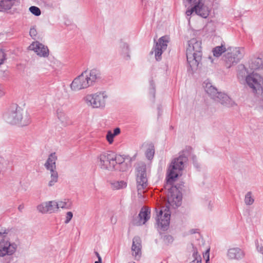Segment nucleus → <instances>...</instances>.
<instances>
[{
  "label": "nucleus",
  "mask_w": 263,
  "mask_h": 263,
  "mask_svg": "<svg viewBox=\"0 0 263 263\" xmlns=\"http://www.w3.org/2000/svg\"><path fill=\"white\" fill-rule=\"evenodd\" d=\"M168 43V37L166 36H163L160 37L156 43L154 50L157 61H159L161 59L162 53L166 49Z\"/></svg>",
  "instance_id": "nucleus-12"
},
{
  "label": "nucleus",
  "mask_w": 263,
  "mask_h": 263,
  "mask_svg": "<svg viewBox=\"0 0 263 263\" xmlns=\"http://www.w3.org/2000/svg\"><path fill=\"white\" fill-rule=\"evenodd\" d=\"M151 85H152V86H153V84H151ZM152 87H153V86H152ZM150 93H152V96H153V98H155V90L154 87H153V88H152V89L151 90Z\"/></svg>",
  "instance_id": "nucleus-43"
},
{
  "label": "nucleus",
  "mask_w": 263,
  "mask_h": 263,
  "mask_svg": "<svg viewBox=\"0 0 263 263\" xmlns=\"http://www.w3.org/2000/svg\"><path fill=\"white\" fill-rule=\"evenodd\" d=\"M97 256L98 257V261L100 262V263H101L102 262V259H101V256H100L99 254L97 252H95Z\"/></svg>",
  "instance_id": "nucleus-44"
},
{
  "label": "nucleus",
  "mask_w": 263,
  "mask_h": 263,
  "mask_svg": "<svg viewBox=\"0 0 263 263\" xmlns=\"http://www.w3.org/2000/svg\"><path fill=\"white\" fill-rule=\"evenodd\" d=\"M209 252L210 249H208L204 253H203V256L204 258H206L205 262L206 263H208L210 259H209Z\"/></svg>",
  "instance_id": "nucleus-40"
},
{
  "label": "nucleus",
  "mask_w": 263,
  "mask_h": 263,
  "mask_svg": "<svg viewBox=\"0 0 263 263\" xmlns=\"http://www.w3.org/2000/svg\"><path fill=\"white\" fill-rule=\"evenodd\" d=\"M215 101L220 103L222 105L230 107L236 105V103L227 95L219 92L215 98Z\"/></svg>",
  "instance_id": "nucleus-17"
},
{
  "label": "nucleus",
  "mask_w": 263,
  "mask_h": 263,
  "mask_svg": "<svg viewBox=\"0 0 263 263\" xmlns=\"http://www.w3.org/2000/svg\"><path fill=\"white\" fill-rule=\"evenodd\" d=\"M73 217V214L71 212H68L66 213V219L65 220V223H68L69 222V221L71 220Z\"/></svg>",
  "instance_id": "nucleus-38"
},
{
  "label": "nucleus",
  "mask_w": 263,
  "mask_h": 263,
  "mask_svg": "<svg viewBox=\"0 0 263 263\" xmlns=\"http://www.w3.org/2000/svg\"><path fill=\"white\" fill-rule=\"evenodd\" d=\"M101 78V72L99 70L94 68L90 70H85L74 79L70 87L72 91H79L93 85Z\"/></svg>",
  "instance_id": "nucleus-2"
},
{
  "label": "nucleus",
  "mask_w": 263,
  "mask_h": 263,
  "mask_svg": "<svg viewBox=\"0 0 263 263\" xmlns=\"http://www.w3.org/2000/svg\"><path fill=\"white\" fill-rule=\"evenodd\" d=\"M5 118L7 122L11 124H19L22 126H26L30 122L28 116L26 114L23 117V110L16 105L11 107L6 114Z\"/></svg>",
  "instance_id": "nucleus-4"
},
{
  "label": "nucleus",
  "mask_w": 263,
  "mask_h": 263,
  "mask_svg": "<svg viewBox=\"0 0 263 263\" xmlns=\"http://www.w3.org/2000/svg\"><path fill=\"white\" fill-rule=\"evenodd\" d=\"M129 263H135L134 261H132V262H130Z\"/></svg>",
  "instance_id": "nucleus-50"
},
{
  "label": "nucleus",
  "mask_w": 263,
  "mask_h": 263,
  "mask_svg": "<svg viewBox=\"0 0 263 263\" xmlns=\"http://www.w3.org/2000/svg\"><path fill=\"white\" fill-rule=\"evenodd\" d=\"M56 114L57 117L62 126L66 127L72 124L71 120L62 108H58L56 111Z\"/></svg>",
  "instance_id": "nucleus-18"
},
{
  "label": "nucleus",
  "mask_w": 263,
  "mask_h": 263,
  "mask_svg": "<svg viewBox=\"0 0 263 263\" xmlns=\"http://www.w3.org/2000/svg\"><path fill=\"white\" fill-rule=\"evenodd\" d=\"M95 263H100L99 261H95Z\"/></svg>",
  "instance_id": "nucleus-51"
},
{
  "label": "nucleus",
  "mask_w": 263,
  "mask_h": 263,
  "mask_svg": "<svg viewBox=\"0 0 263 263\" xmlns=\"http://www.w3.org/2000/svg\"><path fill=\"white\" fill-rule=\"evenodd\" d=\"M198 232L197 229H192L190 230V233L191 234H195L196 233Z\"/></svg>",
  "instance_id": "nucleus-46"
},
{
  "label": "nucleus",
  "mask_w": 263,
  "mask_h": 263,
  "mask_svg": "<svg viewBox=\"0 0 263 263\" xmlns=\"http://www.w3.org/2000/svg\"><path fill=\"white\" fill-rule=\"evenodd\" d=\"M24 206L23 204H21L18 206V210L20 211V212H22L23 210L24 209Z\"/></svg>",
  "instance_id": "nucleus-45"
},
{
  "label": "nucleus",
  "mask_w": 263,
  "mask_h": 263,
  "mask_svg": "<svg viewBox=\"0 0 263 263\" xmlns=\"http://www.w3.org/2000/svg\"><path fill=\"white\" fill-rule=\"evenodd\" d=\"M194 12H195V9H194V7L192 8L191 9L187 10L186 11V14L187 16L191 15Z\"/></svg>",
  "instance_id": "nucleus-41"
},
{
  "label": "nucleus",
  "mask_w": 263,
  "mask_h": 263,
  "mask_svg": "<svg viewBox=\"0 0 263 263\" xmlns=\"http://www.w3.org/2000/svg\"><path fill=\"white\" fill-rule=\"evenodd\" d=\"M29 34L33 39L35 40L36 39L37 31L34 27H32L30 28Z\"/></svg>",
  "instance_id": "nucleus-37"
},
{
  "label": "nucleus",
  "mask_w": 263,
  "mask_h": 263,
  "mask_svg": "<svg viewBox=\"0 0 263 263\" xmlns=\"http://www.w3.org/2000/svg\"><path fill=\"white\" fill-rule=\"evenodd\" d=\"M28 49L33 51L40 57L47 58L49 54L47 46L38 41L33 42L28 47Z\"/></svg>",
  "instance_id": "nucleus-11"
},
{
  "label": "nucleus",
  "mask_w": 263,
  "mask_h": 263,
  "mask_svg": "<svg viewBox=\"0 0 263 263\" xmlns=\"http://www.w3.org/2000/svg\"><path fill=\"white\" fill-rule=\"evenodd\" d=\"M163 240L165 244L169 245L173 242L174 239L172 236L170 235H166L163 236Z\"/></svg>",
  "instance_id": "nucleus-34"
},
{
  "label": "nucleus",
  "mask_w": 263,
  "mask_h": 263,
  "mask_svg": "<svg viewBox=\"0 0 263 263\" xmlns=\"http://www.w3.org/2000/svg\"><path fill=\"white\" fill-rule=\"evenodd\" d=\"M250 67L253 70L263 68V60L259 58L254 59L250 64Z\"/></svg>",
  "instance_id": "nucleus-25"
},
{
  "label": "nucleus",
  "mask_w": 263,
  "mask_h": 263,
  "mask_svg": "<svg viewBox=\"0 0 263 263\" xmlns=\"http://www.w3.org/2000/svg\"><path fill=\"white\" fill-rule=\"evenodd\" d=\"M155 153V149L153 146H149L145 152V155L146 158L148 160H151L153 158Z\"/></svg>",
  "instance_id": "nucleus-31"
},
{
  "label": "nucleus",
  "mask_w": 263,
  "mask_h": 263,
  "mask_svg": "<svg viewBox=\"0 0 263 263\" xmlns=\"http://www.w3.org/2000/svg\"><path fill=\"white\" fill-rule=\"evenodd\" d=\"M17 249V245L14 242L11 243L8 240L5 239L0 241V256L11 255Z\"/></svg>",
  "instance_id": "nucleus-10"
},
{
  "label": "nucleus",
  "mask_w": 263,
  "mask_h": 263,
  "mask_svg": "<svg viewBox=\"0 0 263 263\" xmlns=\"http://www.w3.org/2000/svg\"><path fill=\"white\" fill-rule=\"evenodd\" d=\"M120 48L121 49V54L123 58L126 60H129L130 59V55L128 45L125 43H121Z\"/></svg>",
  "instance_id": "nucleus-23"
},
{
  "label": "nucleus",
  "mask_w": 263,
  "mask_h": 263,
  "mask_svg": "<svg viewBox=\"0 0 263 263\" xmlns=\"http://www.w3.org/2000/svg\"><path fill=\"white\" fill-rule=\"evenodd\" d=\"M108 96L105 91H99L87 95L83 98L86 105L92 108L103 109L105 107Z\"/></svg>",
  "instance_id": "nucleus-5"
},
{
  "label": "nucleus",
  "mask_w": 263,
  "mask_h": 263,
  "mask_svg": "<svg viewBox=\"0 0 263 263\" xmlns=\"http://www.w3.org/2000/svg\"><path fill=\"white\" fill-rule=\"evenodd\" d=\"M189 3L194 4L195 13L203 18H206L209 14L208 8L204 5L201 0H187Z\"/></svg>",
  "instance_id": "nucleus-13"
},
{
  "label": "nucleus",
  "mask_w": 263,
  "mask_h": 263,
  "mask_svg": "<svg viewBox=\"0 0 263 263\" xmlns=\"http://www.w3.org/2000/svg\"><path fill=\"white\" fill-rule=\"evenodd\" d=\"M141 240L138 236H135L133 239L132 254L136 259H139L141 255Z\"/></svg>",
  "instance_id": "nucleus-16"
},
{
  "label": "nucleus",
  "mask_w": 263,
  "mask_h": 263,
  "mask_svg": "<svg viewBox=\"0 0 263 263\" xmlns=\"http://www.w3.org/2000/svg\"><path fill=\"white\" fill-rule=\"evenodd\" d=\"M36 208L37 211L42 214L57 212L55 200L43 202L38 205Z\"/></svg>",
  "instance_id": "nucleus-14"
},
{
  "label": "nucleus",
  "mask_w": 263,
  "mask_h": 263,
  "mask_svg": "<svg viewBox=\"0 0 263 263\" xmlns=\"http://www.w3.org/2000/svg\"><path fill=\"white\" fill-rule=\"evenodd\" d=\"M191 263H201V260H193Z\"/></svg>",
  "instance_id": "nucleus-47"
},
{
  "label": "nucleus",
  "mask_w": 263,
  "mask_h": 263,
  "mask_svg": "<svg viewBox=\"0 0 263 263\" xmlns=\"http://www.w3.org/2000/svg\"><path fill=\"white\" fill-rule=\"evenodd\" d=\"M30 11L35 16H39L41 14L40 9L36 6H31L29 8Z\"/></svg>",
  "instance_id": "nucleus-32"
},
{
  "label": "nucleus",
  "mask_w": 263,
  "mask_h": 263,
  "mask_svg": "<svg viewBox=\"0 0 263 263\" xmlns=\"http://www.w3.org/2000/svg\"><path fill=\"white\" fill-rule=\"evenodd\" d=\"M193 249V256L194 258V260H201V258L200 255L198 254L197 249L192 245Z\"/></svg>",
  "instance_id": "nucleus-35"
},
{
  "label": "nucleus",
  "mask_w": 263,
  "mask_h": 263,
  "mask_svg": "<svg viewBox=\"0 0 263 263\" xmlns=\"http://www.w3.org/2000/svg\"><path fill=\"white\" fill-rule=\"evenodd\" d=\"M112 155H113V159H114V170H116L117 169V168H116V166L117 165H124V161H125V159L124 158L121 156V155H117L116 154H115L113 152H112Z\"/></svg>",
  "instance_id": "nucleus-28"
},
{
  "label": "nucleus",
  "mask_w": 263,
  "mask_h": 263,
  "mask_svg": "<svg viewBox=\"0 0 263 263\" xmlns=\"http://www.w3.org/2000/svg\"><path fill=\"white\" fill-rule=\"evenodd\" d=\"M227 257L231 260H239L245 256V252L238 247L232 248L228 250Z\"/></svg>",
  "instance_id": "nucleus-15"
},
{
  "label": "nucleus",
  "mask_w": 263,
  "mask_h": 263,
  "mask_svg": "<svg viewBox=\"0 0 263 263\" xmlns=\"http://www.w3.org/2000/svg\"><path fill=\"white\" fill-rule=\"evenodd\" d=\"M114 137L115 136L113 135V134L111 131H108L107 132L106 135V139L109 144H111L113 142Z\"/></svg>",
  "instance_id": "nucleus-36"
},
{
  "label": "nucleus",
  "mask_w": 263,
  "mask_h": 263,
  "mask_svg": "<svg viewBox=\"0 0 263 263\" xmlns=\"http://www.w3.org/2000/svg\"><path fill=\"white\" fill-rule=\"evenodd\" d=\"M57 156L55 153H52L50 154L44 164L46 170L48 171L57 170Z\"/></svg>",
  "instance_id": "nucleus-19"
},
{
  "label": "nucleus",
  "mask_w": 263,
  "mask_h": 263,
  "mask_svg": "<svg viewBox=\"0 0 263 263\" xmlns=\"http://www.w3.org/2000/svg\"><path fill=\"white\" fill-rule=\"evenodd\" d=\"M247 84L254 91L263 88V78L257 73L249 75L246 79Z\"/></svg>",
  "instance_id": "nucleus-9"
},
{
  "label": "nucleus",
  "mask_w": 263,
  "mask_h": 263,
  "mask_svg": "<svg viewBox=\"0 0 263 263\" xmlns=\"http://www.w3.org/2000/svg\"><path fill=\"white\" fill-rule=\"evenodd\" d=\"M200 39L193 38L188 42L186 58L188 64L192 69L197 68L201 60L202 46Z\"/></svg>",
  "instance_id": "nucleus-3"
},
{
  "label": "nucleus",
  "mask_w": 263,
  "mask_h": 263,
  "mask_svg": "<svg viewBox=\"0 0 263 263\" xmlns=\"http://www.w3.org/2000/svg\"><path fill=\"white\" fill-rule=\"evenodd\" d=\"M203 87H204L206 92L214 100L216 98L218 93H219L216 88L214 87L210 83H205Z\"/></svg>",
  "instance_id": "nucleus-21"
},
{
  "label": "nucleus",
  "mask_w": 263,
  "mask_h": 263,
  "mask_svg": "<svg viewBox=\"0 0 263 263\" xmlns=\"http://www.w3.org/2000/svg\"><path fill=\"white\" fill-rule=\"evenodd\" d=\"M243 55V49L239 47H230L225 55V61L228 68L237 63Z\"/></svg>",
  "instance_id": "nucleus-7"
},
{
  "label": "nucleus",
  "mask_w": 263,
  "mask_h": 263,
  "mask_svg": "<svg viewBox=\"0 0 263 263\" xmlns=\"http://www.w3.org/2000/svg\"><path fill=\"white\" fill-rule=\"evenodd\" d=\"M227 51L224 44H221V46H218L212 50L213 55L215 57H219L223 53Z\"/></svg>",
  "instance_id": "nucleus-27"
},
{
  "label": "nucleus",
  "mask_w": 263,
  "mask_h": 263,
  "mask_svg": "<svg viewBox=\"0 0 263 263\" xmlns=\"http://www.w3.org/2000/svg\"><path fill=\"white\" fill-rule=\"evenodd\" d=\"M244 201L247 205H251L254 202V198L251 192H248L245 196Z\"/></svg>",
  "instance_id": "nucleus-30"
},
{
  "label": "nucleus",
  "mask_w": 263,
  "mask_h": 263,
  "mask_svg": "<svg viewBox=\"0 0 263 263\" xmlns=\"http://www.w3.org/2000/svg\"><path fill=\"white\" fill-rule=\"evenodd\" d=\"M112 152H103L98 156L97 164L102 170L114 171L115 170Z\"/></svg>",
  "instance_id": "nucleus-8"
},
{
  "label": "nucleus",
  "mask_w": 263,
  "mask_h": 263,
  "mask_svg": "<svg viewBox=\"0 0 263 263\" xmlns=\"http://www.w3.org/2000/svg\"><path fill=\"white\" fill-rule=\"evenodd\" d=\"M120 170L121 171H125L126 170V168H120Z\"/></svg>",
  "instance_id": "nucleus-49"
},
{
  "label": "nucleus",
  "mask_w": 263,
  "mask_h": 263,
  "mask_svg": "<svg viewBox=\"0 0 263 263\" xmlns=\"http://www.w3.org/2000/svg\"><path fill=\"white\" fill-rule=\"evenodd\" d=\"M16 0H0V11L6 12L11 9Z\"/></svg>",
  "instance_id": "nucleus-22"
},
{
  "label": "nucleus",
  "mask_w": 263,
  "mask_h": 263,
  "mask_svg": "<svg viewBox=\"0 0 263 263\" xmlns=\"http://www.w3.org/2000/svg\"><path fill=\"white\" fill-rule=\"evenodd\" d=\"M6 230H4L3 232L0 231V236H2L3 234H6Z\"/></svg>",
  "instance_id": "nucleus-48"
},
{
  "label": "nucleus",
  "mask_w": 263,
  "mask_h": 263,
  "mask_svg": "<svg viewBox=\"0 0 263 263\" xmlns=\"http://www.w3.org/2000/svg\"><path fill=\"white\" fill-rule=\"evenodd\" d=\"M150 214L149 209L142 208L138 215L139 220L135 224L137 226L144 224L150 218Z\"/></svg>",
  "instance_id": "nucleus-20"
},
{
  "label": "nucleus",
  "mask_w": 263,
  "mask_h": 263,
  "mask_svg": "<svg viewBox=\"0 0 263 263\" xmlns=\"http://www.w3.org/2000/svg\"><path fill=\"white\" fill-rule=\"evenodd\" d=\"M136 170V181L138 195L142 196L144 190L148 185L146 165L144 162H139L137 164Z\"/></svg>",
  "instance_id": "nucleus-6"
},
{
  "label": "nucleus",
  "mask_w": 263,
  "mask_h": 263,
  "mask_svg": "<svg viewBox=\"0 0 263 263\" xmlns=\"http://www.w3.org/2000/svg\"><path fill=\"white\" fill-rule=\"evenodd\" d=\"M191 147H186L179 153V156L173 159L170 165L165 188L168 190L167 203L168 205L161 208L156 217L157 228L162 231L166 230L169 226L171 212L169 206L173 208L181 205V193L178 189L173 186L174 179L181 174L188 161V157L191 154Z\"/></svg>",
  "instance_id": "nucleus-1"
},
{
  "label": "nucleus",
  "mask_w": 263,
  "mask_h": 263,
  "mask_svg": "<svg viewBox=\"0 0 263 263\" xmlns=\"http://www.w3.org/2000/svg\"><path fill=\"white\" fill-rule=\"evenodd\" d=\"M72 205V202L69 200H65L64 201H55V206L57 211L59 208L62 209H70Z\"/></svg>",
  "instance_id": "nucleus-26"
},
{
  "label": "nucleus",
  "mask_w": 263,
  "mask_h": 263,
  "mask_svg": "<svg viewBox=\"0 0 263 263\" xmlns=\"http://www.w3.org/2000/svg\"><path fill=\"white\" fill-rule=\"evenodd\" d=\"M120 133V129L118 127H117L114 129V133L112 134H113L114 136H116L118 135V134H119Z\"/></svg>",
  "instance_id": "nucleus-42"
},
{
  "label": "nucleus",
  "mask_w": 263,
  "mask_h": 263,
  "mask_svg": "<svg viewBox=\"0 0 263 263\" xmlns=\"http://www.w3.org/2000/svg\"><path fill=\"white\" fill-rule=\"evenodd\" d=\"M111 188L112 190H120L125 188L127 186L126 183L124 181H114L110 183Z\"/></svg>",
  "instance_id": "nucleus-29"
},
{
  "label": "nucleus",
  "mask_w": 263,
  "mask_h": 263,
  "mask_svg": "<svg viewBox=\"0 0 263 263\" xmlns=\"http://www.w3.org/2000/svg\"><path fill=\"white\" fill-rule=\"evenodd\" d=\"M6 53L4 49H0V66L3 64L6 60Z\"/></svg>",
  "instance_id": "nucleus-33"
},
{
  "label": "nucleus",
  "mask_w": 263,
  "mask_h": 263,
  "mask_svg": "<svg viewBox=\"0 0 263 263\" xmlns=\"http://www.w3.org/2000/svg\"><path fill=\"white\" fill-rule=\"evenodd\" d=\"M50 180L48 183V186L49 187L53 186L58 181L59 175L57 170H50Z\"/></svg>",
  "instance_id": "nucleus-24"
},
{
  "label": "nucleus",
  "mask_w": 263,
  "mask_h": 263,
  "mask_svg": "<svg viewBox=\"0 0 263 263\" xmlns=\"http://www.w3.org/2000/svg\"><path fill=\"white\" fill-rule=\"evenodd\" d=\"M255 246L258 252H261L263 250V247L261 245H260L258 240H256L255 241Z\"/></svg>",
  "instance_id": "nucleus-39"
}]
</instances>
